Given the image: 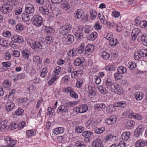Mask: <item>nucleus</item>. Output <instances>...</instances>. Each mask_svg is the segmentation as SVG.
Instances as JSON below:
<instances>
[{"mask_svg": "<svg viewBox=\"0 0 147 147\" xmlns=\"http://www.w3.org/2000/svg\"><path fill=\"white\" fill-rule=\"evenodd\" d=\"M111 91L119 94H123L124 92V91L121 87L120 85L117 84L113 83L110 88Z\"/></svg>", "mask_w": 147, "mask_h": 147, "instance_id": "1", "label": "nucleus"}, {"mask_svg": "<svg viewBox=\"0 0 147 147\" xmlns=\"http://www.w3.org/2000/svg\"><path fill=\"white\" fill-rule=\"evenodd\" d=\"M71 27V25L69 23H66L60 28L59 32L61 34L65 35L69 32Z\"/></svg>", "mask_w": 147, "mask_h": 147, "instance_id": "2", "label": "nucleus"}, {"mask_svg": "<svg viewBox=\"0 0 147 147\" xmlns=\"http://www.w3.org/2000/svg\"><path fill=\"white\" fill-rule=\"evenodd\" d=\"M1 11L4 14L9 13L13 10L12 6L9 4L3 5L0 8Z\"/></svg>", "mask_w": 147, "mask_h": 147, "instance_id": "3", "label": "nucleus"}, {"mask_svg": "<svg viewBox=\"0 0 147 147\" xmlns=\"http://www.w3.org/2000/svg\"><path fill=\"white\" fill-rule=\"evenodd\" d=\"M43 22L41 16H34L32 20V24L37 27L40 26Z\"/></svg>", "mask_w": 147, "mask_h": 147, "instance_id": "4", "label": "nucleus"}, {"mask_svg": "<svg viewBox=\"0 0 147 147\" xmlns=\"http://www.w3.org/2000/svg\"><path fill=\"white\" fill-rule=\"evenodd\" d=\"M4 140L7 144L5 147H14L16 143V141L13 140L9 137H6Z\"/></svg>", "mask_w": 147, "mask_h": 147, "instance_id": "5", "label": "nucleus"}, {"mask_svg": "<svg viewBox=\"0 0 147 147\" xmlns=\"http://www.w3.org/2000/svg\"><path fill=\"white\" fill-rule=\"evenodd\" d=\"M67 106L65 103L64 105H60L57 109V113L58 114H59L60 113H63L64 112H67L68 111L69 108H67Z\"/></svg>", "mask_w": 147, "mask_h": 147, "instance_id": "6", "label": "nucleus"}, {"mask_svg": "<svg viewBox=\"0 0 147 147\" xmlns=\"http://www.w3.org/2000/svg\"><path fill=\"white\" fill-rule=\"evenodd\" d=\"M34 9L33 5L30 4H26L25 5V12L27 13L30 14L33 13Z\"/></svg>", "mask_w": 147, "mask_h": 147, "instance_id": "7", "label": "nucleus"}, {"mask_svg": "<svg viewBox=\"0 0 147 147\" xmlns=\"http://www.w3.org/2000/svg\"><path fill=\"white\" fill-rule=\"evenodd\" d=\"M93 147H104L102 140L100 139L94 140L92 143Z\"/></svg>", "mask_w": 147, "mask_h": 147, "instance_id": "8", "label": "nucleus"}, {"mask_svg": "<svg viewBox=\"0 0 147 147\" xmlns=\"http://www.w3.org/2000/svg\"><path fill=\"white\" fill-rule=\"evenodd\" d=\"M116 117L114 115H112L105 119V122L108 125H111L117 121Z\"/></svg>", "mask_w": 147, "mask_h": 147, "instance_id": "9", "label": "nucleus"}, {"mask_svg": "<svg viewBox=\"0 0 147 147\" xmlns=\"http://www.w3.org/2000/svg\"><path fill=\"white\" fill-rule=\"evenodd\" d=\"M11 39L12 41L15 42L21 43L23 42L22 37L18 35H14L11 37Z\"/></svg>", "mask_w": 147, "mask_h": 147, "instance_id": "10", "label": "nucleus"}, {"mask_svg": "<svg viewBox=\"0 0 147 147\" xmlns=\"http://www.w3.org/2000/svg\"><path fill=\"white\" fill-rule=\"evenodd\" d=\"M140 32V30L138 28H135L132 31L131 35L132 36V39L135 40L138 35Z\"/></svg>", "mask_w": 147, "mask_h": 147, "instance_id": "11", "label": "nucleus"}, {"mask_svg": "<svg viewBox=\"0 0 147 147\" xmlns=\"http://www.w3.org/2000/svg\"><path fill=\"white\" fill-rule=\"evenodd\" d=\"M95 88L94 87L89 86L88 87V96L90 98L93 97L96 95V92H95Z\"/></svg>", "mask_w": 147, "mask_h": 147, "instance_id": "12", "label": "nucleus"}, {"mask_svg": "<svg viewBox=\"0 0 147 147\" xmlns=\"http://www.w3.org/2000/svg\"><path fill=\"white\" fill-rule=\"evenodd\" d=\"M94 49V46L92 45H88L85 49V53L87 55H89L93 51Z\"/></svg>", "mask_w": 147, "mask_h": 147, "instance_id": "13", "label": "nucleus"}, {"mask_svg": "<svg viewBox=\"0 0 147 147\" xmlns=\"http://www.w3.org/2000/svg\"><path fill=\"white\" fill-rule=\"evenodd\" d=\"M84 61V59L82 57H78L74 61V65L76 66H79Z\"/></svg>", "mask_w": 147, "mask_h": 147, "instance_id": "14", "label": "nucleus"}, {"mask_svg": "<svg viewBox=\"0 0 147 147\" xmlns=\"http://www.w3.org/2000/svg\"><path fill=\"white\" fill-rule=\"evenodd\" d=\"M42 47L41 45L38 42H35L31 46V48L36 51H38L40 49H41Z\"/></svg>", "mask_w": 147, "mask_h": 147, "instance_id": "15", "label": "nucleus"}, {"mask_svg": "<svg viewBox=\"0 0 147 147\" xmlns=\"http://www.w3.org/2000/svg\"><path fill=\"white\" fill-rule=\"evenodd\" d=\"M14 107V104L12 102H7L5 105V108L7 111H11Z\"/></svg>", "mask_w": 147, "mask_h": 147, "instance_id": "16", "label": "nucleus"}, {"mask_svg": "<svg viewBox=\"0 0 147 147\" xmlns=\"http://www.w3.org/2000/svg\"><path fill=\"white\" fill-rule=\"evenodd\" d=\"M40 12L43 15H48L49 13V10L47 7H40L39 8Z\"/></svg>", "mask_w": 147, "mask_h": 147, "instance_id": "17", "label": "nucleus"}, {"mask_svg": "<svg viewBox=\"0 0 147 147\" xmlns=\"http://www.w3.org/2000/svg\"><path fill=\"white\" fill-rule=\"evenodd\" d=\"M127 104L126 102L122 101L118 102L115 103L113 106L116 107H125L126 106Z\"/></svg>", "mask_w": 147, "mask_h": 147, "instance_id": "18", "label": "nucleus"}, {"mask_svg": "<svg viewBox=\"0 0 147 147\" xmlns=\"http://www.w3.org/2000/svg\"><path fill=\"white\" fill-rule=\"evenodd\" d=\"M105 84V87L109 90H110V88L111 87V86L112 85L113 83V81L109 79L106 81Z\"/></svg>", "mask_w": 147, "mask_h": 147, "instance_id": "19", "label": "nucleus"}, {"mask_svg": "<svg viewBox=\"0 0 147 147\" xmlns=\"http://www.w3.org/2000/svg\"><path fill=\"white\" fill-rule=\"evenodd\" d=\"M88 107L86 105H82L79 107L78 112L79 113H84L86 112L88 110Z\"/></svg>", "mask_w": 147, "mask_h": 147, "instance_id": "20", "label": "nucleus"}, {"mask_svg": "<svg viewBox=\"0 0 147 147\" xmlns=\"http://www.w3.org/2000/svg\"><path fill=\"white\" fill-rule=\"evenodd\" d=\"M130 133L129 132H126L123 133L122 135V139L125 141L127 140L130 138Z\"/></svg>", "mask_w": 147, "mask_h": 147, "instance_id": "21", "label": "nucleus"}, {"mask_svg": "<svg viewBox=\"0 0 147 147\" xmlns=\"http://www.w3.org/2000/svg\"><path fill=\"white\" fill-rule=\"evenodd\" d=\"M135 97L137 100H142L143 97V93L141 92H138L135 93Z\"/></svg>", "mask_w": 147, "mask_h": 147, "instance_id": "22", "label": "nucleus"}, {"mask_svg": "<svg viewBox=\"0 0 147 147\" xmlns=\"http://www.w3.org/2000/svg\"><path fill=\"white\" fill-rule=\"evenodd\" d=\"M82 14V11L80 9H78L74 13V16L76 18L79 19L81 18Z\"/></svg>", "mask_w": 147, "mask_h": 147, "instance_id": "23", "label": "nucleus"}, {"mask_svg": "<svg viewBox=\"0 0 147 147\" xmlns=\"http://www.w3.org/2000/svg\"><path fill=\"white\" fill-rule=\"evenodd\" d=\"M129 117L131 118H134L135 119L140 120L142 119V117L140 114H136L135 113H132L131 115L129 114Z\"/></svg>", "mask_w": 147, "mask_h": 147, "instance_id": "24", "label": "nucleus"}, {"mask_svg": "<svg viewBox=\"0 0 147 147\" xmlns=\"http://www.w3.org/2000/svg\"><path fill=\"white\" fill-rule=\"evenodd\" d=\"M118 72L122 74L125 73L127 71L126 68L123 66H120L119 67L117 68Z\"/></svg>", "mask_w": 147, "mask_h": 147, "instance_id": "25", "label": "nucleus"}, {"mask_svg": "<svg viewBox=\"0 0 147 147\" xmlns=\"http://www.w3.org/2000/svg\"><path fill=\"white\" fill-rule=\"evenodd\" d=\"M138 52L140 56L141 57H147V50L146 49L141 50Z\"/></svg>", "mask_w": 147, "mask_h": 147, "instance_id": "26", "label": "nucleus"}, {"mask_svg": "<svg viewBox=\"0 0 147 147\" xmlns=\"http://www.w3.org/2000/svg\"><path fill=\"white\" fill-rule=\"evenodd\" d=\"M106 107L105 104L104 103L98 104L95 106V109L96 110H99L100 109H104Z\"/></svg>", "mask_w": 147, "mask_h": 147, "instance_id": "27", "label": "nucleus"}, {"mask_svg": "<svg viewBox=\"0 0 147 147\" xmlns=\"http://www.w3.org/2000/svg\"><path fill=\"white\" fill-rule=\"evenodd\" d=\"M145 145V142L144 141L139 140L136 142L135 146L136 147H143Z\"/></svg>", "mask_w": 147, "mask_h": 147, "instance_id": "28", "label": "nucleus"}, {"mask_svg": "<svg viewBox=\"0 0 147 147\" xmlns=\"http://www.w3.org/2000/svg\"><path fill=\"white\" fill-rule=\"evenodd\" d=\"M97 34L96 32H92L91 34L88 35V38L89 39L91 40H93L97 37Z\"/></svg>", "mask_w": 147, "mask_h": 147, "instance_id": "29", "label": "nucleus"}, {"mask_svg": "<svg viewBox=\"0 0 147 147\" xmlns=\"http://www.w3.org/2000/svg\"><path fill=\"white\" fill-rule=\"evenodd\" d=\"M123 77L122 74L118 72L115 73L114 74V77L115 80H118L121 79Z\"/></svg>", "mask_w": 147, "mask_h": 147, "instance_id": "30", "label": "nucleus"}, {"mask_svg": "<svg viewBox=\"0 0 147 147\" xmlns=\"http://www.w3.org/2000/svg\"><path fill=\"white\" fill-rule=\"evenodd\" d=\"M109 44L111 46H115L117 44V40L115 38H112L109 42Z\"/></svg>", "mask_w": 147, "mask_h": 147, "instance_id": "31", "label": "nucleus"}, {"mask_svg": "<svg viewBox=\"0 0 147 147\" xmlns=\"http://www.w3.org/2000/svg\"><path fill=\"white\" fill-rule=\"evenodd\" d=\"M66 40L69 44H71L74 41V37L73 35L69 34L66 38Z\"/></svg>", "mask_w": 147, "mask_h": 147, "instance_id": "32", "label": "nucleus"}, {"mask_svg": "<svg viewBox=\"0 0 147 147\" xmlns=\"http://www.w3.org/2000/svg\"><path fill=\"white\" fill-rule=\"evenodd\" d=\"M45 33L47 34L52 33L54 32V30L53 28L47 26L45 27Z\"/></svg>", "mask_w": 147, "mask_h": 147, "instance_id": "33", "label": "nucleus"}, {"mask_svg": "<svg viewBox=\"0 0 147 147\" xmlns=\"http://www.w3.org/2000/svg\"><path fill=\"white\" fill-rule=\"evenodd\" d=\"M110 57L109 54L105 51L103 52L101 55L102 57L105 60H108Z\"/></svg>", "mask_w": 147, "mask_h": 147, "instance_id": "34", "label": "nucleus"}, {"mask_svg": "<svg viewBox=\"0 0 147 147\" xmlns=\"http://www.w3.org/2000/svg\"><path fill=\"white\" fill-rule=\"evenodd\" d=\"M105 129L104 127H102L100 128L96 127L94 131L96 133L99 134L102 133L105 130Z\"/></svg>", "mask_w": 147, "mask_h": 147, "instance_id": "35", "label": "nucleus"}, {"mask_svg": "<svg viewBox=\"0 0 147 147\" xmlns=\"http://www.w3.org/2000/svg\"><path fill=\"white\" fill-rule=\"evenodd\" d=\"M76 146L77 147H85V143L81 141H78L75 143Z\"/></svg>", "mask_w": 147, "mask_h": 147, "instance_id": "36", "label": "nucleus"}, {"mask_svg": "<svg viewBox=\"0 0 147 147\" xmlns=\"http://www.w3.org/2000/svg\"><path fill=\"white\" fill-rule=\"evenodd\" d=\"M22 16L23 20L25 22H28L30 20V17L28 14L23 13Z\"/></svg>", "mask_w": 147, "mask_h": 147, "instance_id": "37", "label": "nucleus"}, {"mask_svg": "<svg viewBox=\"0 0 147 147\" xmlns=\"http://www.w3.org/2000/svg\"><path fill=\"white\" fill-rule=\"evenodd\" d=\"M98 89L101 93L104 94H106L109 91L106 88H104L101 86H100L98 88Z\"/></svg>", "mask_w": 147, "mask_h": 147, "instance_id": "38", "label": "nucleus"}, {"mask_svg": "<svg viewBox=\"0 0 147 147\" xmlns=\"http://www.w3.org/2000/svg\"><path fill=\"white\" fill-rule=\"evenodd\" d=\"M128 65L129 68L132 70H134L137 66L136 63L134 62H130Z\"/></svg>", "mask_w": 147, "mask_h": 147, "instance_id": "39", "label": "nucleus"}, {"mask_svg": "<svg viewBox=\"0 0 147 147\" xmlns=\"http://www.w3.org/2000/svg\"><path fill=\"white\" fill-rule=\"evenodd\" d=\"M8 42L7 40H5L3 39H0V45L3 47H7L8 45Z\"/></svg>", "mask_w": 147, "mask_h": 147, "instance_id": "40", "label": "nucleus"}, {"mask_svg": "<svg viewBox=\"0 0 147 147\" xmlns=\"http://www.w3.org/2000/svg\"><path fill=\"white\" fill-rule=\"evenodd\" d=\"M84 129V128L81 126H77L75 128V130L76 132L78 133H81L82 132Z\"/></svg>", "mask_w": 147, "mask_h": 147, "instance_id": "41", "label": "nucleus"}, {"mask_svg": "<svg viewBox=\"0 0 147 147\" xmlns=\"http://www.w3.org/2000/svg\"><path fill=\"white\" fill-rule=\"evenodd\" d=\"M30 54V52L29 51H25L23 52L22 55L24 58L26 59H28Z\"/></svg>", "mask_w": 147, "mask_h": 147, "instance_id": "42", "label": "nucleus"}, {"mask_svg": "<svg viewBox=\"0 0 147 147\" xmlns=\"http://www.w3.org/2000/svg\"><path fill=\"white\" fill-rule=\"evenodd\" d=\"M90 14L91 18L92 19L94 20L96 18L97 13L95 10H91L90 11Z\"/></svg>", "mask_w": 147, "mask_h": 147, "instance_id": "43", "label": "nucleus"}, {"mask_svg": "<svg viewBox=\"0 0 147 147\" xmlns=\"http://www.w3.org/2000/svg\"><path fill=\"white\" fill-rule=\"evenodd\" d=\"M76 102L75 101L70 102H66L65 104L67 106V108L68 107H72L75 106L76 104Z\"/></svg>", "mask_w": 147, "mask_h": 147, "instance_id": "44", "label": "nucleus"}, {"mask_svg": "<svg viewBox=\"0 0 147 147\" xmlns=\"http://www.w3.org/2000/svg\"><path fill=\"white\" fill-rule=\"evenodd\" d=\"M24 110L21 108L19 107L18 109L15 111V114L17 115H21L22 113L24 112Z\"/></svg>", "mask_w": 147, "mask_h": 147, "instance_id": "45", "label": "nucleus"}, {"mask_svg": "<svg viewBox=\"0 0 147 147\" xmlns=\"http://www.w3.org/2000/svg\"><path fill=\"white\" fill-rule=\"evenodd\" d=\"M26 135L28 137L34 135L35 133L33 130H27L26 131Z\"/></svg>", "mask_w": 147, "mask_h": 147, "instance_id": "46", "label": "nucleus"}, {"mask_svg": "<svg viewBox=\"0 0 147 147\" xmlns=\"http://www.w3.org/2000/svg\"><path fill=\"white\" fill-rule=\"evenodd\" d=\"M115 137V136H113L111 135H108L105 137L104 139V140L105 141V142H106L109 140L112 141L113 138Z\"/></svg>", "mask_w": 147, "mask_h": 147, "instance_id": "47", "label": "nucleus"}, {"mask_svg": "<svg viewBox=\"0 0 147 147\" xmlns=\"http://www.w3.org/2000/svg\"><path fill=\"white\" fill-rule=\"evenodd\" d=\"M48 72L47 68H44L41 70L40 76L42 77H44L46 75V74Z\"/></svg>", "mask_w": 147, "mask_h": 147, "instance_id": "48", "label": "nucleus"}, {"mask_svg": "<svg viewBox=\"0 0 147 147\" xmlns=\"http://www.w3.org/2000/svg\"><path fill=\"white\" fill-rule=\"evenodd\" d=\"M140 26L142 28H144L147 29V22L146 21H141L140 23Z\"/></svg>", "mask_w": 147, "mask_h": 147, "instance_id": "49", "label": "nucleus"}, {"mask_svg": "<svg viewBox=\"0 0 147 147\" xmlns=\"http://www.w3.org/2000/svg\"><path fill=\"white\" fill-rule=\"evenodd\" d=\"M84 44L82 43L80 47L78 49L77 51L80 54L82 53L84 50Z\"/></svg>", "mask_w": 147, "mask_h": 147, "instance_id": "50", "label": "nucleus"}, {"mask_svg": "<svg viewBox=\"0 0 147 147\" xmlns=\"http://www.w3.org/2000/svg\"><path fill=\"white\" fill-rule=\"evenodd\" d=\"M105 69L107 71H113L115 70V67L112 65H109L106 66Z\"/></svg>", "mask_w": 147, "mask_h": 147, "instance_id": "51", "label": "nucleus"}, {"mask_svg": "<svg viewBox=\"0 0 147 147\" xmlns=\"http://www.w3.org/2000/svg\"><path fill=\"white\" fill-rule=\"evenodd\" d=\"M142 132L141 131L138 130V129H136L134 131V136L136 137H139L142 134Z\"/></svg>", "mask_w": 147, "mask_h": 147, "instance_id": "52", "label": "nucleus"}, {"mask_svg": "<svg viewBox=\"0 0 147 147\" xmlns=\"http://www.w3.org/2000/svg\"><path fill=\"white\" fill-rule=\"evenodd\" d=\"M12 54L14 57H18L20 55V53L19 51L14 50L12 51Z\"/></svg>", "mask_w": 147, "mask_h": 147, "instance_id": "53", "label": "nucleus"}, {"mask_svg": "<svg viewBox=\"0 0 147 147\" xmlns=\"http://www.w3.org/2000/svg\"><path fill=\"white\" fill-rule=\"evenodd\" d=\"M10 86V83L8 80H5L3 82V86L5 88H7L9 87Z\"/></svg>", "mask_w": 147, "mask_h": 147, "instance_id": "54", "label": "nucleus"}, {"mask_svg": "<svg viewBox=\"0 0 147 147\" xmlns=\"http://www.w3.org/2000/svg\"><path fill=\"white\" fill-rule=\"evenodd\" d=\"M62 7L63 8L66 10L70 8V6L69 4L66 2H64L62 5Z\"/></svg>", "mask_w": 147, "mask_h": 147, "instance_id": "55", "label": "nucleus"}, {"mask_svg": "<svg viewBox=\"0 0 147 147\" xmlns=\"http://www.w3.org/2000/svg\"><path fill=\"white\" fill-rule=\"evenodd\" d=\"M112 105H109L106 107V113L107 114H110L112 111Z\"/></svg>", "mask_w": 147, "mask_h": 147, "instance_id": "56", "label": "nucleus"}, {"mask_svg": "<svg viewBox=\"0 0 147 147\" xmlns=\"http://www.w3.org/2000/svg\"><path fill=\"white\" fill-rule=\"evenodd\" d=\"M61 13V11L59 8L55 9L54 12V14L56 16H60Z\"/></svg>", "mask_w": 147, "mask_h": 147, "instance_id": "57", "label": "nucleus"}, {"mask_svg": "<svg viewBox=\"0 0 147 147\" xmlns=\"http://www.w3.org/2000/svg\"><path fill=\"white\" fill-rule=\"evenodd\" d=\"M83 82L82 80L79 79L78 80L76 84V86L78 88H80L82 85Z\"/></svg>", "mask_w": 147, "mask_h": 147, "instance_id": "58", "label": "nucleus"}, {"mask_svg": "<svg viewBox=\"0 0 147 147\" xmlns=\"http://www.w3.org/2000/svg\"><path fill=\"white\" fill-rule=\"evenodd\" d=\"M18 127H19V125L18 124H16L15 123H12L11 125L9 126V128L11 129H13Z\"/></svg>", "mask_w": 147, "mask_h": 147, "instance_id": "59", "label": "nucleus"}, {"mask_svg": "<svg viewBox=\"0 0 147 147\" xmlns=\"http://www.w3.org/2000/svg\"><path fill=\"white\" fill-rule=\"evenodd\" d=\"M82 71L80 70H78L77 71H74L73 72H72L71 74V77L72 78L73 75H74V77L77 76L76 74H81L82 73Z\"/></svg>", "mask_w": 147, "mask_h": 147, "instance_id": "60", "label": "nucleus"}, {"mask_svg": "<svg viewBox=\"0 0 147 147\" xmlns=\"http://www.w3.org/2000/svg\"><path fill=\"white\" fill-rule=\"evenodd\" d=\"M61 69V67L59 66L56 67L54 71L55 74L56 75L59 74L60 72Z\"/></svg>", "mask_w": 147, "mask_h": 147, "instance_id": "61", "label": "nucleus"}, {"mask_svg": "<svg viewBox=\"0 0 147 147\" xmlns=\"http://www.w3.org/2000/svg\"><path fill=\"white\" fill-rule=\"evenodd\" d=\"M69 94L70 96L73 98H78L77 94L73 91L70 92Z\"/></svg>", "mask_w": 147, "mask_h": 147, "instance_id": "62", "label": "nucleus"}, {"mask_svg": "<svg viewBox=\"0 0 147 147\" xmlns=\"http://www.w3.org/2000/svg\"><path fill=\"white\" fill-rule=\"evenodd\" d=\"M45 40L47 43L50 44L52 41V38L51 36H47L46 37Z\"/></svg>", "mask_w": 147, "mask_h": 147, "instance_id": "63", "label": "nucleus"}, {"mask_svg": "<svg viewBox=\"0 0 147 147\" xmlns=\"http://www.w3.org/2000/svg\"><path fill=\"white\" fill-rule=\"evenodd\" d=\"M4 58L7 60H9L11 57V55L9 53H6L4 55Z\"/></svg>", "mask_w": 147, "mask_h": 147, "instance_id": "64", "label": "nucleus"}]
</instances>
